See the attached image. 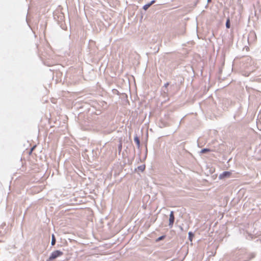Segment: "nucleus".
Masks as SVG:
<instances>
[{"label":"nucleus","mask_w":261,"mask_h":261,"mask_svg":"<svg viewBox=\"0 0 261 261\" xmlns=\"http://www.w3.org/2000/svg\"><path fill=\"white\" fill-rule=\"evenodd\" d=\"M255 257V254L253 253L247 254L244 250H240L236 254V259L240 260L244 259V261H249Z\"/></svg>","instance_id":"f257e3e1"},{"label":"nucleus","mask_w":261,"mask_h":261,"mask_svg":"<svg viewBox=\"0 0 261 261\" xmlns=\"http://www.w3.org/2000/svg\"><path fill=\"white\" fill-rule=\"evenodd\" d=\"M63 252L60 250H55L53 251L49 257V260H54L57 257L63 255Z\"/></svg>","instance_id":"f03ea898"},{"label":"nucleus","mask_w":261,"mask_h":261,"mask_svg":"<svg viewBox=\"0 0 261 261\" xmlns=\"http://www.w3.org/2000/svg\"><path fill=\"white\" fill-rule=\"evenodd\" d=\"M256 39V34L254 31H251L248 36V42L249 44L252 43Z\"/></svg>","instance_id":"7ed1b4c3"},{"label":"nucleus","mask_w":261,"mask_h":261,"mask_svg":"<svg viewBox=\"0 0 261 261\" xmlns=\"http://www.w3.org/2000/svg\"><path fill=\"white\" fill-rule=\"evenodd\" d=\"M246 62L247 63H249L250 66L249 67L247 65H246L245 67L248 68L249 69L250 71H253L254 70V66L251 65L252 63H253L252 59L250 57H247L246 58Z\"/></svg>","instance_id":"20e7f679"},{"label":"nucleus","mask_w":261,"mask_h":261,"mask_svg":"<svg viewBox=\"0 0 261 261\" xmlns=\"http://www.w3.org/2000/svg\"><path fill=\"white\" fill-rule=\"evenodd\" d=\"M175 220V217L174 215L173 211H171L169 215V226L170 228H172L173 227L174 222Z\"/></svg>","instance_id":"39448f33"},{"label":"nucleus","mask_w":261,"mask_h":261,"mask_svg":"<svg viewBox=\"0 0 261 261\" xmlns=\"http://www.w3.org/2000/svg\"><path fill=\"white\" fill-rule=\"evenodd\" d=\"M231 175V172L229 171H224L219 176L220 179L226 178L229 177Z\"/></svg>","instance_id":"423d86ee"},{"label":"nucleus","mask_w":261,"mask_h":261,"mask_svg":"<svg viewBox=\"0 0 261 261\" xmlns=\"http://www.w3.org/2000/svg\"><path fill=\"white\" fill-rule=\"evenodd\" d=\"M134 141L136 143V144L137 145V147L138 148H139L140 147V139H139V137H138V136L137 135L134 137Z\"/></svg>","instance_id":"0eeeda50"},{"label":"nucleus","mask_w":261,"mask_h":261,"mask_svg":"<svg viewBox=\"0 0 261 261\" xmlns=\"http://www.w3.org/2000/svg\"><path fill=\"white\" fill-rule=\"evenodd\" d=\"M56 239L55 236L54 234H53L51 235V246H54L56 244Z\"/></svg>","instance_id":"6e6552de"},{"label":"nucleus","mask_w":261,"mask_h":261,"mask_svg":"<svg viewBox=\"0 0 261 261\" xmlns=\"http://www.w3.org/2000/svg\"><path fill=\"white\" fill-rule=\"evenodd\" d=\"M194 236V233L192 231H190L188 233V238L190 241H192L193 238Z\"/></svg>","instance_id":"1a4fd4ad"},{"label":"nucleus","mask_w":261,"mask_h":261,"mask_svg":"<svg viewBox=\"0 0 261 261\" xmlns=\"http://www.w3.org/2000/svg\"><path fill=\"white\" fill-rule=\"evenodd\" d=\"M210 149L209 148H203L200 151V153H206V152H210Z\"/></svg>","instance_id":"9d476101"},{"label":"nucleus","mask_w":261,"mask_h":261,"mask_svg":"<svg viewBox=\"0 0 261 261\" xmlns=\"http://www.w3.org/2000/svg\"><path fill=\"white\" fill-rule=\"evenodd\" d=\"M145 165H141L138 167V169L139 171L143 172L145 170Z\"/></svg>","instance_id":"9b49d317"},{"label":"nucleus","mask_w":261,"mask_h":261,"mask_svg":"<svg viewBox=\"0 0 261 261\" xmlns=\"http://www.w3.org/2000/svg\"><path fill=\"white\" fill-rule=\"evenodd\" d=\"M122 147V143L121 142H120L119 144H118V146L119 154H120V152L121 151Z\"/></svg>","instance_id":"f8f14e48"},{"label":"nucleus","mask_w":261,"mask_h":261,"mask_svg":"<svg viewBox=\"0 0 261 261\" xmlns=\"http://www.w3.org/2000/svg\"><path fill=\"white\" fill-rule=\"evenodd\" d=\"M150 7V6L149 5V3H147L146 4H145V5L143 6V9L144 10H147L149 7Z\"/></svg>","instance_id":"ddd939ff"},{"label":"nucleus","mask_w":261,"mask_h":261,"mask_svg":"<svg viewBox=\"0 0 261 261\" xmlns=\"http://www.w3.org/2000/svg\"><path fill=\"white\" fill-rule=\"evenodd\" d=\"M225 25H226V28H227V29L230 28V21H229V19L227 20V21L226 22Z\"/></svg>","instance_id":"4468645a"},{"label":"nucleus","mask_w":261,"mask_h":261,"mask_svg":"<svg viewBox=\"0 0 261 261\" xmlns=\"http://www.w3.org/2000/svg\"><path fill=\"white\" fill-rule=\"evenodd\" d=\"M165 238V236H164V235L160 236L158 239H156V242H159V241L163 240Z\"/></svg>","instance_id":"2eb2a0df"},{"label":"nucleus","mask_w":261,"mask_h":261,"mask_svg":"<svg viewBox=\"0 0 261 261\" xmlns=\"http://www.w3.org/2000/svg\"><path fill=\"white\" fill-rule=\"evenodd\" d=\"M185 30L183 28H182V30L178 33V35H183L185 33Z\"/></svg>","instance_id":"dca6fc26"},{"label":"nucleus","mask_w":261,"mask_h":261,"mask_svg":"<svg viewBox=\"0 0 261 261\" xmlns=\"http://www.w3.org/2000/svg\"><path fill=\"white\" fill-rule=\"evenodd\" d=\"M154 0L151 1L150 3H149V5L151 6L152 4H153L155 3Z\"/></svg>","instance_id":"f3484780"},{"label":"nucleus","mask_w":261,"mask_h":261,"mask_svg":"<svg viewBox=\"0 0 261 261\" xmlns=\"http://www.w3.org/2000/svg\"><path fill=\"white\" fill-rule=\"evenodd\" d=\"M168 85H169V83H165V84H164V87H165V88H167V87L168 86Z\"/></svg>","instance_id":"a211bd4d"},{"label":"nucleus","mask_w":261,"mask_h":261,"mask_svg":"<svg viewBox=\"0 0 261 261\" xmlns=\"http://www.w3.org/2000/svg\"><path fill=\"white\" fill-rule=\"evenodd\" d=\"M179 227H180V230H181V231H182V230H183V228H182V227L181 226H180Z\"/></svg>","instance_id":"6ab92c4d"},{"label":"nucleus","mask_w":261,"mask_h":261,"mask_svg":"<svg viewBox=\"0 0 261 261\" xmlns=\"http://www.w3.org/2000/svg\"><path fill=\"white\" fill-rule=\"evenodd\" d=\"M211 2V0H207V2H208V3H210V2Z\"/></svg>","instance_id":"aec40b11"},{"label":"nucleus","mask_w":261,"mask_h":261,"mask_svg":"<svg viewBox=\"0 0 261 261\" xmlns=\"http://www.w3.org/2000/svg\"><path fill=\"white\" fill-rule=\"evenodd\" d=\"M51 260H49V258L46 261H50Z\"/></svg>","instance_id":"412c9836"}]
</instances>
